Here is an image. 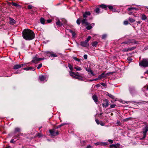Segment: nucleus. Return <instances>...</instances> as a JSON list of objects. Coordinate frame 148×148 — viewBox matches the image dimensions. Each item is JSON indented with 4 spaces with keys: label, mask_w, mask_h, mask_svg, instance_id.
Wrapping results in <instances>:
<instances>
[{
    "label": "nucleus",
    "mask_w": 148,
    "mask_h": 148,
    "mask_svg": "<svg viewBox=\"0 0 148 148\" xmlns=\"http://www.w3.org/2000/svg\"><path fill=\"white\" fill-rule=\"evenodd\" d=\"M101 85H102L103 86H104V87H105V86H106V84L105 83H102L101 84Z\"/></svg>",
    "instance_id": "obj_54"
},
{
    "label": "nucleus",
    "mask_w": 148,
    "mask_h": 148,
    "mask_svg": "<svg viewBox=\"0 0 148 148\" xmlns=\"http://www.w3.org/2000/svg\"><path fill=\"white\" fill-rule=\"evenodd\" d=\"M95 121H96V123H97V124L99 125V124H100V122H99V121L97 119H96V120H95Z\"/></svg>",
    "instance_id": "obj_51"
},
{
    "label": "nucleus",
    "mask_w": 148,
    "mask_h": 148,
    "mask_svg": "<svg viewBox=\"0 0 148 148\" xmlns=\"http://www.w3.org/2000/svg\"><path fill=\"white\" fill-rule=\"evenodd\" d=\"M10 23L12 25H13L14 24H15L16 23V21H15L13 18H10Z\"/></svg>",
    "instance_id": "obj_16"
},
{
    "label": "nucleus",
    "mask_w": 148,
    "mask_h": 148,
    "mask_svg": "<svg viewBox=\"0 0 148 148\" xmlns=\"http://www.w3.org/2000/svg\"><path fill=\"white\" fill-rule=\"evenodd\" d=\"M42 66V64L41 63L39 64L38 66L37 67V68L38 69H40Z\"/></svg>",
    "instance_id": "obj_46"
},
{
    "label": "nucleus",
    "mask_w": 148,
    "mask_h": 148,
    "mask_svg": "<svg viewBox=\"0 0 148 148\" xmlns=\"http://www.w3.org/2000/svg\"><path fill=\"white\" fill-rule=\"evenodd\" d=\"M76 77V76L75 77V79H78L80 80H83V79L81 78V77Z\"/></svg>",
    "instance_id": "obj_39"
},
{
    "label": "nucleus",
    "mask_w": 148,
    "mask_h": 148,
    "mask_svg": "<svg viewBox=\"0 0 148 148\" xmlns=\"http://www.w3.org/2000/svg\"><path fill=\"white\" fill-rule=\"evenodd\" d=\"M69 74L70 76H72L73 78H75V77H76L75 75V73L71 71H69Z\"/></svg>",
    "instance_id": "obj_18"
},
{
    "label": "nucleus",
    "mask_w": 148,
    "mask_h": 148,
    "mask_svg": "<svg viewBox=\"0 0 148 148\" xmlns=\"http://www.w3.org/2000/svg\"><path fill=\"white\" fill-rule=\"evenodd\" d=\"M66 124V123H64L61 124L60 125H59L57 126V128H58L61 127L63 125H65Z\"/></svg>",
    "instance_id": "obj_34"
},
{
    "label": "nucleus",
    "mask_w": 148,
    "mask_h": 148,
    "mask_svg": "<svg viewBox=\"0 0 148 148\" xmlns=\"http://www.w3.org/2000/svg\"><path fill=\"white\" fill-rule=\"evenodd\" d=\"M44 59V58H38V60H39V61H40V60H43Z\"/></svg>",
    "instance_id": "obj_56"
},
{
    "label": "nucleus",
    "mask_w": 148,
    "mask_h": 148,
    "mask_svg": "<svg viewBox=\"0 0 148 148\" xmlns=\"http://www.w3.org/2000/svg\"><path fill=\"white\" fill-rule=\"evenodd\" d=\"M106 36H107V35L106 34L103 35L102 36V38L103 39H105L106 38Z\"/></svg>",
    "instance_id": "obj_50"
},
{
    "label": "nucleus",
    "mask_w": 148,
    "mask_h": 148,
    "mask_svg": "<svg viewBox=\"0 0 148 148\" xmlns=\"http://www.w3.org/2000/svg\"><path fill=\"white\" fill-rule=\"evenodd\" d=\"M46 53L47 54H49L50 55V56L51 57H56L58 56V55L54 53L53 52H46Z\"/></svg>",
    "instance_id": "obj_12"
},
{
    "label": "nucleus",
    "mask_w": 148,
    "mask_h": 148,
    "mask_svg": "<svg viewBox=\"0 0 148 148\" xmlns=\"http://www.w3.org/2000/svg\"><path fill=\"white\" fill-rule=\"evenodd\" d=\"M84 57L85 59H87V55L86 54L84 55Z\"/></svg>",
    "instance_id": "obj_53"
},
{
    "label": "nucleus",
    "mask_w": 148,
    "mask_h": 148,
    "mask_svg": "<svg viewBox=\"0 0 148 148\" xmlns=\"http://www.w3.org/2000/svg\"><path fill=\"white\" fill-rule=\"evenodd\" d=\"M5 148H11V147L10 146L8 145V146H7Z\"/></svg>",
    "instance_id": "obj_64"
},
{
    "label": "nucleus",
    "mask_w": 148,
    "mask_h": 148,
    "mask_svg": "<svg viewBox=\"0 0 148 148\" xmlns=\"http://www.w3.org/2000/svg\"><path fill=\"white\" fill-rule=\"evenodd\" d=\"M69 32L71 33L72 34V36L73 37H74L75 36V35L76 34L75 33V32H73V31L72 30H71V29H69Z\"/></svg>",
    "instance_id": "obj_26"
},
{
    "label": "nucleus",
    "mask_w": 148,
    "mask_h": 148,
    "mask_svg": "<svg viewBox=\"0 0 148 148\" xmlns=\"http://www.w3.org/2000/svg\"><path fill=\"white\" fill-rule=\"evenodd\" d=\"M85 69L86 71H87L89 73H90L91 74L93 75H94V74H93V72L92 71L91 69L90 68H85Z\"/></svg>",
    "instance_id": "obj_15"
},
{
    "label": "nucleus",
    "mask_w": 148,
    "mask_h": 148,
    "mask_svg": "<svg viewBox=\"0 0 148 148\" xmlns=\"http://www.w3.org/2000/svg\"><path fill=\"white\" fill-rule=\"evenodd\" d=\"M39 79L41 82L43 83L44 81H46V77L43 75H40L39 77Z\"/></svg>",
    "instance_id": "obj_8"
},
{
    "label": "nucleus",
    "mask_w": 148,
    "mask_h": 148,
    "mask_svg": "<svg viewBox=\"0 0 148 148\" xmlns=\"http://www.w3.org/2000/svg\"><path fill=\"white\" fill-rule=\"evenodd\" d=\"M141 19L143 20H145L147 18V17L144 14H141Z\"/></svg>",
    "instance_id": "obj_24"
},
{
    "label": "nucleus",
    "mask_w": 148,
    "mask_h": 148,
    "mask_svg": "<svg viewBox=\"0 0 148 148\" xmlns=\"http://www.w3.org/2000/svg\"><path fill=\"white\" fill-rule=\"evenodd\" d=\"M108 96L113 99L114 98V96L110 94H109V93H108Z\"/></svg>",
    "instance_id": "obj_33"
},
{
    "label": "nucleus",
    "mask_w": 148,
    "mask_h": 148,
    "mask_svg": "<svg viewBox=\"0 0 148 148\" xmlns=\"http://www.w3.org/2000/svg\"><path fill=\"white\" fill-rule=\"evenodd\" d=\"M68 67L71 70H73V67L72 66L69 64H68Z\"/></svg>",
    "instance_id": "obj_37"
},
{
    "label": "nucleus",
    "mask_w": 148,
    "mask_h": 148,
    "mask_svg": "<svg viewBox=\"0 0 148 148\" xmlns=\"http://www.w3.org/2000/svg\"><path fill=\"white\" fill-rule=\"evenodd\" d=\"M124 24L125 25H127L128 24V21H125L124 22Z\"/></svg>",
    "instance_id": "obj_48"
},
{
    "label": "nucleus",
    "mask_w": 148,
    "mask_h": 148,
    "mask_svg": "<svg viewBox=\"0 0 148 148\" xmlns=\"http://www.w3.org/2000/svg\"><path fill=\"white\" fill-rule=\"evenodd\" d=\"M91 37L90 36H89L88 37L87 39L85 40L86 42H87L88 43V42L89 41L90 39L91 38Z\"/></svg>",
    "instance_id": "obj_35"
},
{
    "label": "nucleus",
    "mask_w": 148,
    "mask_h": 148,
    "mask_svg": "<svg viewBox=\"0 0 148 148\" xmlns=\"http://www.w3.org/2000/svg\"><path fill=\"white\" fill-rule=\"evenodd\" d=\"M47 23H50L52 22V20L51 19H48L47 20Z\"/></svg>",
    "instance_id": "obj_52"
},
{
    "label": "nucleus",
    "mask_w": 148,
    "mask_h": 148,
    "mask_svg": "<svg viewBox=\"0 0 148 148\" xmlns=\"http://www.w3.org/2000/svg\"><path fill=\"white\" fill-rule=\"evenodd\" d=\"M86 18L83 19L82 21V24H85L86 25H88L89 24V23L87 22L86 20Z\"/></svg>",
    "instance_id": "obj_17"
},
{
    "label": "nucleus",
    "mask_w": 148,
    "mask_h": 148,
    "mask_svg": "<svg viewBox=\"0 0 148 148\" xmlns=\"http://www.w3.org/2000/svg\"><path fill=\"white\" fill-rule=\"evenodd\" d=\"M148 131V124L146 125L145 127L143 129V137L142 138L140 139V140H142L145 138L146 135Z\"/></svg>",
    "instance_id": "obj_4"
},
{
    "label": "nucleus",
    "mask_w": 148,
    "mask_h": 148,
    "mask_svg": "<svg viewBox=\"0 0 148 148\" xmlns=\"http://www.w3.org/2000/svg\"><path fill=\"white\" fill-rule=\"evenodd\" d=\"M102 105L103 107L106 108L109 105V101L107 99L103 100Z\"/></svg>",
    "instance_id": "obj_6"
},
{
    "label": "nucleus",
    "mask_w": 148,
    "mask_h": 148,
    "mask_svg": "<svg viewBox=\"0 0 148 148\" xmlns=\"http://www.w3.org/2000/svg\"><path fill=\"white\" fill-rule=\"evenodd\" d=\"M49 132L51 135L53 136H56L59 134L58 131H56L54 129L50 130Z\"/></svg>",
    "instance_id": "obj_5"
},
{
    "label": "nucleus",
    "mask_w": 148,
    "mask_h": 148,
    "mask_svg": "<svg viewBox=\"0 0 148 148\" xmlns=\"http://www.w3.org/2000/svg\"><path fill=\"white\" fill-rule=\"evenodd\" d=\"M33 8V7L31 5H29L28 6V8L29 9H32Z\"/></svg>",
    "instance_id": "obj_43"
},
{
    "label": "nucleus",
    "mask_w": 148,
    "mask_h": 148,
    "mask_svg": "<svg viewBox=\"0 0 148 148\" xmlns=\"http://www.w3.org/2000/svg\"><path fill=\"white\" fill-rule=\"evenodd\" d=\"M94 11L97 14L100 13V9L99 8H97L94 10Z\"/></svg>",
    "instance_id": "obj_23"
},
{
    "label": "nucleus",
    "mask_w": 148,
    "mask_h": 148,
    "mask_svg": "<svg viewBox=\"0 0 148 148\" xmlns=\"http://www.w3.org/2000/svg\"><path fill=\"white\" fill-rule=\"evenodd\" d=\"M80 20L79 18L76 21L78 25H79L80 24Z\"/></svg>",
    "instance_id": "obj_40"
},
{
    "label": "nucleus",
    "mask_w": 148,
    "mask_h": 148,
    "mask_svg": "<svg viewBox=\"0 0 148 148\" xmlns=\"http://www.w3.org/2000/svg\"><path fill=\"white\" fill-rule=\"evenodd\" d=\"M108 7L110 10H112L113 8V6L112 5H108Z\"/></svg>",
    "instance_id": "obj_42"
},
{
    "label": "nucleus",
    "mask_w": 148,
    "mask_h": 148,
    "mask_svg": "<svg viewBox=\"0 0 148 148\" xmlns=\"http://www.w3.org/2000/svg\"><path fill=\"white\" fill-rule=\"evenodd\" d=\"M73 59H74V60H76V61H78V62H79V61H80V60L79 59H78V58H77L76 57H74V58H73Z\"/></svg>",
    "instance_id": "obj_47"
},
{
    "label": "nucleus",
    "mask_w": 148,
    "mask_h": 148,
    "mask_svg": "<svg viewBox=\"0 0 148 148\" xmlns=\"http://www.w3.org/2000/svg\"><path fill=\"white\" fill-rule=\"evenodd\" d=\"M62 21H64V24H65L66 23V21L65 19H63Z\"/></svg>",
    "instance_id": "obj_58"
},
{
    "label": "nucleus",
    "mask_w": 148,
    "mask_h": 148,
    "mask_svg": "<svg viewBox=\"0 0 148 148\" xmlns=\"http://www.w3.org/2000/svg\"><path fill=\"white\" fill-rule=\"evenodd\" d=\"M75 75L76 77H80V74L77 72L75 73Z\"/></svg>",
    "instance_id": "obj_41"
},
{
    "label": "nucleus",
    "mask_w": 148,
    "mask_h": 148,
    "mask_svg": "<svg viewBox=\"0 0 148 148\" xmlns=\"http://www.w3.org/2000/svg\"><path fill=\"white\" fill-rule=\"evenodd\" d=\"M81 45L84 47H88L89 44L88 42H86V41H85L81 42Z\"/></svg>",
    "instance_id": "obj_11"
},
{
    "label": "nucleus",
    "mask_w": 148,
    "mask_h": 148,
    "mask_svg": "<svg viewBox=\"0 0 148 148\" xmlns=\"http://www.w3.org/2000/svg\"><path fill=\"white\" fill-rule=\"evenodd\" d=\"M103 75H104L103 73H102L101 75H99L98 77V79H101V78L104 77V76H103Z\"/></svg>",
    "instance_id": "obj_31"
},
{
    "label": "nucleus",
    "mask_w": 148,
    "mask_h": 148,
    "mask_svg": "<svg viewBox=\"0 0 148 148\" xmlns=\"http://www.w3.org/2000/svg\"><path fill=\"white\" fill-rule=\"evenodd\" d=\"M20 129L18 127L16 128L15 129V132H20Z\"/></svg>",
    "instance_id": "obj_36"
},
{
    "label": "nucleus",
    "mask_w": 148,
    "mask_h": 148,
    "mask_svg": "<svg viewBox=\"0 0 148 148\" xmlns=\"http://www.w3.org/2000/svg\"><path fill=\"white\" fill-rule=\"evenodd\" d=\"M119 145L117 144H112L110 145L109 147L110 148H117Z\"/></svg>",
    "instance_id": "obj_19"
},
{
    "label": "nucleus",
    "mask_w": 148,
    "mask_h": 148,
    "mask_svg": "<svg viewBox=\"0 0 148 148\" xmlns=\"http://www.w3.org/2000/svg\"><path fill=\"white\" fill-rule=\"evenodd\" d=\"M98 43V42L97 41L94 42L92 43V46L93 47H96Z\"/></svg>",
    "instance_id": "obj_30"
},
{
    "label": "nucleus",
    "mask_w": 148,
    "mask_h": 148,
    "mask_svg": "<svg viewBox=\"0 0 148 148\" xmlns=\"http://www.w3.org/2000/svg\"><path fill=\"white\" fill-rule=\"evenodd\" d=\"M128 48H125L122 50V51L123 52L128 51Z\"/></svg>",
    "instance_id": "obj_45"
},
{
    "label": "nucleus",
    "mask_w": 148,
    "mask_h": 148,
    "mask_svg": "<svg viewBox=\"0 0 148 148\" xmlns=\"http://www.w3.org/2000/svg\"><path fill=\"white\" fill-rule=\"evenodd\" d=\"M34 69V68L33 67H27V68H23V69L24 70H29L33 69Z\"/></svg>",
    "instance_id": "obj_27"
},
{
    "label": "nucleus",
    "mask_w": 148,
    "mask_h": 148,
    "mask_svg": "<svg viewBox=\"0 0 148 148\" xmlns=\"http://www.w3.org/2000/svg\"><path fill=\"white\" fill-rule=\"evenodd\" d=\"M74 68L76 71H81L82 70V69L80 67H75Z\"/></svg>",
    "instance_id": "obj_38"
},
{
    "label": "nucleus",
    "mask_w": 148,
    "mask_h": 148,
    "mask_svg": "<svg viewBox=\"0 0 148 148\" xmlns=\"http://www.w3.org/2000/svg\"><path fill=\"white\" fill-rule=\"evenodd\" d=\"M20 73V72H19V71H16V72H15L14 73L15 74H18V73Z\"/></svg>",
    "instance_id": "obj_62"
},
{
    "label": "nucleus",
    "mask_w": 148,
    "mask_h": 148,
    "mask_svg": "<svg viewBox=\"0 0 148 148\" xmlns=\"http://www.w3.org/2000/svg\"><path fill=\"white\" fill-rule=\"evenodd\" d=\"M15 141H14V139H12L10 141V142L11 143H14Z\"/></svg>",
    "instance_id": "obj_59"
},
{
    "label": "nucleus",
    "mask_w": 148,
    "mask_h": 148,
    "mask_svg": "<svg viewBox=\"0 0 148 148\" xmlns=\"http://www.w3.org/2000/svg\"><path fill=\"white\" fill-rule=\"evenodd\" d=\"M136 46H134L128 48V51H131L135 49H136Z\"/></svg>",
    "instance_id": "obj_22"
},
{
    "label": "nucleus",
    "mask_w": 148,
    "mask_h": 148,
    "mask_svg": "<svg viewBox=\"0 0 148 148\" xmlns=\"http://www.w3.org/2000/svg\"><path fill=\"white\" fill-rule=\"evenodd\" d=\"M130 43H134L135 44H139L138 42L136 41L134 39H129L128 40L122 42L121 44H125L129 45Z\"/></svg>",
    "instance_id": "obj_3"
},
{
    "label": "nucleus",
    "mask_w": 148,
    "mask_h": 148,
    "mask_svg": "<svg viewBox=\"0 0 148 148\" xmlns=\"http://www.w3.org/2000/svg\"><path fill=\"white\" fill-rule=\"evenodd\" d=\"M56 24L59 27L63 25V24L61 23L59 20L56 22Z\"/></svg>",
    "instance_id": "obj_20"
},
{
    "label": "nucleus",
    "mask_w": 148,
    "mask_h": 148,
    "mask_svg": "<svg viewBox=\"0 0 148 148\" xmlns=\"http://www.w3.org/2000/svg\"><path fill=\"white\" fill-rule=\"evenodd\" d=\"M11 4L15 7H20V5L18 4L17 3H16L14 2H12L11 3Z\"/></svg>",
    "instance_id": "obj_28"
},
{
    "label": "nucleus",
    "mask_w": 148,
    "mask_h": 148,
    "mask_svg": "<svg viewBox=\"0 0 148 148\" xmlns=\"http://www.w3.org/2000/svg\"><path fill=\"white\" fill-rule=\"evenodd\" d=\"M139 65L142 67H146L148 66V59H143L139 62Z\"/></svg>",
    "instance_id": "obj_2"
},
{
    "label": "nucleus",
    "mask_w": 148,
    "mask_h": 148,
    "mask_svg": "<svg viewBox=\"0 0 148 148\" xmlns=\"http://www.w3.org/2000/svg\"><path fill=\"white\" fill-rule=\"evenodd\" d=\"M91 147H92L91 146L89 145L87 146V147H86V148H91Z\"/></svg>",
    "instance_id": "obj_61"
},
{
    "label": "nucleus",
    "mask_w": 148,
    "mask_h": 148,
    "mask_svg": "<svg viewBox=\"0 0 148 148\" xmlns=\"http://www.w3.org/2000/svg\"><path fill=\"white\" fill-rule=\"evenodd\" d=\"M95 25L94 23H92L90 24H89L88 25H87V26L86 27V29L87 30H89L91 29Z\"/></svg>",
    "instance_id": "obj_10"
},
{
    "label": "nucleus",
    "mask_w": 148,
    "mask_h": 148,
    "mask_svg": "<svg viewBox=\"0 0 148 148\" xmlns=\"http://www.w3.org/2000/svg\"><path fill=\"white\" fill-rule=\"evenodd\" d=\"M39 61L38 58L36 57H35L33 58V59L32 61V62L34 63L37 64Z\"/></svg>",
    "instance_id": "obj_13"
},
{
    "label": "nucleus",
    "mask_w": 148,
    "mask_h": 148,
    "mask_svg": "<svg viewBox=\"0 0 148 148\" xmlns=\"http://www.w3.org/2000/svg\"><path fill=\"white\" fill-rule=\"evenodd\" d=\"M37 136H38L39 137H40L42 136V135H41V134H40V133H38V134Z\"/></svg>",
    "instance_id": "obj_60"
},
{
    "label": "nucleus",
    "mask_w": 148,
    "mask_h": 148,
    "mask_svg": "<svg viewBox=\"0 0 148 148\" xmlns=\"http://www.w3.org/2000/svg\"><path fill=\"white\" fill-rule=\"evenodd\" d=\"M129 21L131 23H133L135 21V20L132 18H129Z\"/></svg>",
    "instance_id": "obj_32"
},
{
    "label": "nucleus",
    "mask_w": 148,
    "mask_h": 148,
    "mask_svg": "<svg viewBox=\"0 0 148 148\" xmlns=\"http://www.w3.org/2000/svg\"><path fill=\"white\" fill-rule=\"evenodd\" d=\"M112 12H116L117 11V10H116V9H115V8H113L112 10Z\"/></svg>",
    "instance_id": "obj_55"
},
{
    "label": "nucleus",
    "mask_w": 148,
    "mask_h": 148,
    "mask_svg": "<svg viewBox=\"0 0 148 148\" xmlns=\"http://www.w3.org/2000/svg\"><path fill=\"white\" fill-rule=\"evenodd\" d=\"M108 141L110 143H113V141L111 139H109L108 140Z\"/></svg>",
    "instance_id": "obj_57"
},
{
    "label": "nucleus",
    "mask_w": 148,
    "mask_h": 148,
    "mask_svg": "<svg viewBox=\"0 0 148 148\" xmlns=\"http://www.w3.org/2000/svg\"><path fill=\"white\" fill-rule=\"evenodd\" d=\"M100 7L101 8L106 9L108 7V6L104 4H101L100 5Z\"/></svg>",
    "instance_id": "obj_25"
},
{
    "label": "nucleus",
    "mask_w": 148,
    "mask_h": 148,
    "mask_svg": "<svg viewBox=\"0 0 148 148\" xmlns=\"http://www.w3.org/2000/svg\"><path fill=\"white\" fill-rule=\"evenodd\" d=\"M22 36L26 40H31L34 38L35 34L34 32L31 30L26 29L22 32Z\"/></svg>",
    "instance_id": "obj_1"
},
{
    "label": "nucleus",
    "mask_w": 148,
    "mask_h": 148,
    "mask_svg": "<svg viewBox=\"0 0 148 148\" xmlns=\"http://www.w3.org/2000/svg\"><path fill=\"white\" fill-rule=\"evenodd\" d=\"M24 65L25 64H24L15 65L13 67V69L15 70L18 69L23 67Z\"/></svg>",
    "instance_id": "obj_7"
},
{
    "label": "nucleus",
    "mask_w": 148,
    "mask_h": 148,
    "mask_svg": "<svg viewBox=\"0 0 148 148\" xmlns=\"http://www.w3.org/2000/svg\"><path fill=\"white\" fill-rule=\"evenodd\" d=\"M116 123L117 124H118L119 125H120V124H121V123L120 121H118Z\"/></svg>",
    "instance_id": "obj_63"
},
{
    "label": "nucleus",
    "mask_w": 148,
    "mask_h": 148,
    "mask_svg": "<svg viewBox=\"0 0 148 148\" xmlns=\"http://www.w3.org/2000/svg\"><path fill=\"white\" fill-rule=\"evenodd\" d=\"M128 10L129 11H130V10H138V9L137 8H134V7H131V8H129L128 9Z\"/></svg>",
    "instance_id": "obj_29"
},
{
    "label": "nucleus",
    "mask_w": 148,
    "mask_h": 148,
    "mask_svg": "<svg viewBox=\"0 0 148 148\" xmlns=\"http://www.w3.org/2000/svg\"><path fill=\"white\" fill-rule=\"evenodd\" d=\"M92 98L93 100H94L96 104H97V103L98 102V98H97V97L96 96V95H94L92 96Z\"/></svg>",
    "instance_id": "obj_14"
},
{
    "label": "nucleus",
    "mask_w": 148,
    "mask_h": 148,
    "mask_svg": "<svg viewBox=\"0 0 148 148\" xmlns=\"http://www.w3.org/2000/svg\"><path fill=\"white\" fill-rule=\"evenodd\" d=\"M45 19L42 17H41L40 18V23L43 24L44 25L45 24Z\"/></svg>",
    "instance_id": "obj_21"
},
{
    "label": "nucleus",
    "mask_w": 148,
    "mask_h": 148,
    "mask_svg": "<svg viewBox=\"0 0 148 148\" xmlns=\"http://www.w3.org/2000/svg\"><path fill=\"white\" fill-rule=\"evenodd\" d=\"M82 14L83 17L86 18L88 16L90 15L91 13L89 12H85L84 13L83 12Z\"/></svg>",
    "instance_id": "obj_9"
},
{
    "label": "nucleus",
    "mask_w": 148,
    "mask_h": 148,
    "mask_svg": "<svg viewBox=\"0 0 148 148\" xmlns=\"http://www.w3.org/2000/svg\"><path fill=\"white\" fill-rule=\"evenodd\" d=\"M127 60H128V62H132V59L131 58H129L127 59Z\"/></svg>",
    "instance_id": "obj_49"
},
{
    "label": "nucleus",
    "mask_w": 148,
    "mask_h": 148,
    "mask_svg": "<svg viewBox=\"0 0 148 148\" xmlns=\"http://www.w3.org/2000/svg\"><path fill=\"white\" fill-rule=\"evenodd\" d=\"M116 106V105L115 104H113L111 105L110 106V108H114L115 106Z\"/></svg>",
    "instance_id": "obj_44"
}]
</instances>
